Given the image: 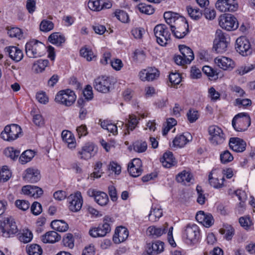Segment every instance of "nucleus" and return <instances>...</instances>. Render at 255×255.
Instances as JSON below:
<instances>
[{
    "label": "nucleus",
    "instance_id": "6",
    "mask_svg": "<svg viewBox=\"0 0 255 255\" xmlns=\"http://www.w3.org/2000/svg\"><path fill=\"white\" fill-rule=\"evenodd\" d=\"M181 55L175 56L174 61L177 65H185L190 64L194 58L193 51L189 47L184 45L179 46Z\"/></svg>",
    "mask_w": 255,
    "mask_h": 255
},
{
    "label": "nucleus",
    "instance_id": "60",
    "mask_svg": "<svg viewBox=\"0 0 255 255\" xmlns=\"http://www.w3.org/2000/svg\"><path fill=\"white\" fill-rule=\"evenodd\" d=\"M196 190L198 194L197 201L199 204L203 205L205 202L206 197L205 195L203 194L202 187L200 186H197L196 187Z\"/></svg>",
    "mask_w": 255,
    "mask_h": 255
},
{
    "label": "nucleus",
    "instance_id": "15",
    "mask_svg": "<svg viewBox=\"0 0 255 255\" xmlns=\"http://www.w3.org/2000/svg\"><path fill=\"white\" fill-rule=\"evenodd\" d=\"M217 9L222 12H233L238 9L236 0H218L215 4Z\"/></svg>",
    "mask_w": 255,
    "mask_h": 255
},
{
    "label": "nucleus",
    "instance_id": "14",
    "mask_svg": "<svg viewBox=\"0 0 255 255\" xmlns=\"http://www.w3.org/2000/svg\"><path fill=\"white\" fill-rule=\"evenodd\" d=\"M220 26L228 31L234 30L238 27L237 19L231 14H227L220 17L219 21Z\"/></svg>",
    "mask_w": 255,
    "mask_h": 255
},
{
    "label": "nucleus",
    "instance_id": "52",
    "mask_svg": "<svg viewBox=\"0 0 255 255\" xmlns=\"http://www.w3.org/2000/svg\"><path fill=\"white\" fill-rule=\"evenodd\" d=\"M33 236L31 232L28 230H24L23 232L19 237L20 241L24 243H27L30 242L32 239Z\"/></svg>",
    "mask_w": 255,
    "mask_h": 255
},
{
    "label": "nucleus",
    "instance_id": "51",
    "mask_svg": "<svg viewBox=\"0 0 255 255\" xmlns=\"http://www.w3.org/2000/svg\"><path fill=\"white\" fill-rule=\"evenodd\" d=\"M219 232L221 234L225 235V238L228 241L232 239L234 235V230L230 226L221 229Z\"/></svg>",
    "mask_w": 255,
    "mask_h": 255
},
{
    "label": "nucleus",
    "instance_id": "53",
    "mask_svg": "<svg viewBox=\"0 0 255 255\" xmlns=\"http://www.w3.org/2000/svg\"><path fill=\"white\" fill-rule=\"evenodd\" d=\"M115 16L122 22L125 23L128 21V16L127 12L122 10H117L114 12Z\"/></svg>",
    "mask_w": 255,
    "mask_h": 255
},
{
    "label": "nucleus",
    "instance_id": "13",
    "mask_svg": "<svg viewBox=\"0 0 255 255\" xmlns=\"http://www.w3.org/2000/svg\"><path fill=\"white\" fill-rule=\"evenodd\" d=\"M97 151V146L93 143H86L78 151L80 159L87 160L94 156Z\"/></svg>",
    "mask_w": 255,
    "mask_h": 255
},
{
    "label": "nucleus",
    "instance_id": "7",
    "mask_svg": "<svg viewBox=\"0 0 255 255\" xmlns=\"http://www.w3.org/2000/svg\"><path fill=\"white\" fill-rule=\"evenodd\" d=\"M154 33L156 37L157 42L161 46H165L170 40L171 34L169 28L164 24L156 25L154 28Z\"/></svg>",
    "mask_w": 255,
    "mask_h": 255
},
{
    "label": "nucleus",
    "instance_id": "42",
    "mask_svg": "<svg viewBox=\"0 0 255 255\" xmlns=\"http://www.w3.org/2000/svg\"><path fill=\"white\" fill-rule=\"evenodd\" d=\"M162 215V212L161 209L156 207H152L150 213L148 215L149 219L152 221H155L160 218Z\"/></svg>",
    "mask_w": 255,
    "mask_h": 255
},
{
    "label": "nucleus",
    "instance_id": "1",
    "mask_svg": "<svg viewBox=\"0 0 255 255\" xmlns=\"http://www.w3.org/2000/svg\"><path fill=\"white\" fill-rule=\"evenodd\" d=\"M166 22L170 26V29L175 37L181 39L188 33V24L185 18L178 13L166 11L164 13Z\"/></svg>",
    "mask_w": 255,
    "mask_h": 255
},
{
    "label": "nucleus",
    "instance_id": "27",
    "mask_svg": "<svg viewBox=\"0 0 255 255\" xmlns=\"http://www.w3.org/2000/svg\"><path fill=\"white\" fill-rule=\"evenodd\" d=\"M167 231V226L163 225L162 226L156 227L155 226H150L146 230L147 236L152 238H158Z\"/></svg>",
    "mask_w": 255,
    "mask_h": 255
},
{
    "label": "nucleus",
    "instance_id": "45",
    "mask_svg": "<svg viewBox=\"0 0 255 255\" xmlns=\"http://www.w3.org/2000/svg\"><path fill=\"white\" fill-rule=\"evenodd\" d=\"M27 252L29 255H41L42 250L39 245L33 244L28 248Z\"/></svg>",
    "mask_w": 255,
    "mask_h": 255
},
{
    "label": "nucleus",
    "instance_id": "58",
    "mask_svg": "<svg viewBox=\"0 0 255 255\" xmlns=\"http://www.w3.org/2000/svg\"><path fill=\"white\" fill-rule=\"evenodd\" d=\"M128 171L131 176L136 177L141 174L142 169L141 168L135 167L132 165L128 164Z\"/></svg>",
    "mask_w": 255,
    "mask_h": 255
},
{
    "label": "nucleus",
    "instance_id": "16",
    "mask_svg": "<svg viewBox=\"0 0 255 255\" xmlns=\"http://www.w3.org/2000/svg\"><path fill=\"white\" fill-rule=\"evenodd\" d=\"M67 199L69 203V208L70 210L74 212L80 210L83 202L80 192L77 191L74 194H71L68 196Z\"/></svg>",
    "mask_w": 255,
    "mask_h": 255
},
{
    "label": "nucleus",
    "instance_id": "26",
    "mask_svg": "<svg viewBox=\"0 0 255 255\" xmlns=\"http://www.w3.org/2000/svg\"><path fill=\"white\" fill-rule=\"evenodd\" d=\"M215 63L221 69L226 70L232 69L234 67V62L226 57H218L215 59Z\"/></svg>",
    "mask_w": 255,
    "mask_h": 255
},
{
    "label": "nucleus",
    "instance_id": "56",
    "mask_svg": "<svg viewBox=\"0 0 255 255\" xmlns=\"http://www.w3.org/2000/svg\"><path fill=\"white\" fill-rule=\"evenodd\" d=\"M188 120L190 123L195 122L199 117L198 112L194 109H190L187 113Z\"/></svg>",
    "mask_w": 255,
    "mask_h": 255
},
{
    "label": "nucleus",
    "instance_id": "43",
    "mask_svg": "<svg viewBox=\"0 0 255 255\" xmlns=\"http://www.w3.org/2000/svg\"><path fill=\"white\" fill-rule=\"evenodd\" d=\"M39 27L41 31L46 32L53 29L54 24L51 21L44 19L41 22Z\"/></svg>",
    "mask_w": 255,
    "mask_h": 255
},
{
    "label": "nucleus",
    "instance_id": "33",
    "mask_svg": "<svg viewBox=\"0 0 255 255\" xmlns=\"http://www.w3.org/2000/svg\"><path fill=\"white\" fill-rule=\"evenodd\" d=\"M51 228L56 231L64 232L68 230L69 226L63 220H54L51 223Z\"/></svg>",
    "mask_w": 255,
    "mask_h": 255
},
{
    "label": "nucleus",
    "instance_id": "37",
    "mask_svg": "<svg viewBox=\"0 0 255 255\" xmlns=\"http://www.w3.org/2000/svg\"><path fill=\"white\" fill-rule=\"evenodd\" d=\"M95 201L102 206H105L109 202V197L106 193L99 191L95 196Z\"/></svg>",
    "mask_w": 255,
    "mask_h": 255
},
{
    "label": "nucleus",
    "instance_id": "3",
    "mask_svg": "<svg viewBox=\"0 0 255 255\" xmlns=\"http://www.w3.org/2000/svg\"><path fill=\"white\" fill-rule=\"evenodd\" d=\"M251 118L248 114L241 113L233 118L232 125L236 131L242 132L247 130L251 125Z\"/></svg>",
    "mask_w": 255,
    "mask_h": 255
},
{
    "label": "nucleus",
    "instance_id": "38",
    "mask_svg": "<svg viewBox=\"0 0 255 255\" xmlns=\"http://www.w3.org/2000/svg\"><path fill=\"white\" fill-rule=\"evenodd\" d=\"M225 179L222 177L221 179V182H220L218 178L212 177V173L210 172L209 175V182L210 184L215 188H220L223 186V182Z\"/></svg>",
    "mask_w": 255,
    "mask_h": 255
},
{
    "label": "nucleus",
    "instance_id": "48",
    "mask_svg": "<svg viewBox=\"0 0 255 255\" xmlns=\"http://www.w3.org/2000/svg\"><path fill=\"white\" fill-rule=\"evenodd\" d=\"M192 178V175L186 171H183L179 173L176 177V179L178 182H183L184 181L187 182H190Z\"/></svg>",
    "mask_w": 255,
    "mask_h": 255
},
{
    "label": "nucleus",
    "instance_id": "54",
    "mask_svg": "<svg viewBox=\"0 0 255 255\" xmlns=\"http://www.w3.org/2000/svg\"><path fill=\"white\" fill-rule=\"evenodd\" d=\"M234 159L233 156L228 150H225L220 154V160L222 163L225 164L232 161Z\"/></svg>",
    "mask_w": 255,
    "mask_h": 255
},
{
    "label": "nucleus",
    "instance_id": "18",
    "mask_svg": "<svg viewBox=\"0 0 255 255\" xmlns=\"http://www.w3.org/2000/svg\"><path fill=\"white\" fill-rule=\"evenodd\" d=\"M159 71L157 69L148 67L141 71L139 73V76L143 81H152L156 79L159 77Z\"/></svg>",
    "mask_w": 255,
    "mask_h": 255
},
{
    "label": "nucleus",
    "instance_id": "55",
    "mask_svg": "<svg viewBox=\"0 0 255 255\" xmlns=\"http://www.w3.org/2000/svg\"><path fill=\"white\" fill-rule=\"evenodd\" d=\"M203 14L206 19L209 20H213L215 18L216 13L214 8H211L210 7H208L206 6L205 7Z\"/></svg>",
    "mask_w": 255,
    "mask_h": 255
},
{
    "label": "nucleus",
    "instance_id": "20",
    "mask_svg": "<svg viewBox=\"0 0 255 255\" xmlns=\"http://www.w3.org/2000/svg\"><path fill=\"white\" fill-rule=\"evenodd\" d=\"M113 223V219L112 218L108 216L104 217L103 223L100 224L97 227L100 233L101 237H104L111 232V226Z\"/></svg>",
    "mask_w": 255,
    "mask_h": 255
},
{
    "label": "nucleus",
    "instance_id": "28",
    "mask_svg": "<svg viewBox=\"0 0 255 255\" xmlns=\"http://www.w3.org/2000/svg\"><path fill=\"white\" fill-rule=\"evenodd\" d=\"M164 245L163 242L160 241H156L152 243L147 244L146 250L147 252L155 255L163 251Z\"/></svg>",
    "mask_w": 255,
    "mask_h": 255
},
{
    "label": "nucleus",
    "instance_id": "34",
    "mask_svg": "<svg viewBox=\"0 0 255 255\" xmlns=\"http://www.w3.org/2000/svg\"><path fill=\"white\" fill-rule=\"evenodd\" d=\"M49 41L57 46H60L65 41L64 36L58 32H54L50 35L48 37Z\"/></svg>",
    "mask_w": 255,
    "mask_h": 255
},
{
    "label": "nucleus",
    "instance_id": "4",
    "mask_svg": "<svg viewBox=\"0 0 255 255\" xmlns=\"http://www.w3.org/2000/svg\"><path fill=\"white\" fill-rule=\"evenodd\" d=\"M229 37L221 30L218 29L214 40L213 49L218 53H223L227 50Z\"/></svg>",
    "mask_w": 255,
    "mask_h": 255
},
{
    "label": "nucleus",
    "instance_id": "11",
    "mask_svg": "<svg viewBox=\"0 0 255 255\" xmlns=\"http://www.w3.org/2000/svg\"><path fill=\"white\" fill-rule=\"evenodd\" d=\"M210 135L209 140L214 145H220L225 140V135L223 130L218 126H211L208 128Z\"/></svg>",
    "mask_w": 255,
    "mask_h": 255
},
{
    "label": "nucleus",
    "instance_id": "57",
    "mask_svg": "<svg viewBox=\"0 0 255 255\" xmlns=\"http://www.w3.org/2000/svg\"><path fill=\"white\" fill-rule=\"evenodd\" d=\"M7 34L11 37H17L20 39L22 36L21 30L18 27H12L9 29Z\"/></svg>",
    "mask_w": 255,
    "mask_h": 255
},
{
    "label": "nucleus",
    "instance_id": "10",
    "mask_svg": "<svg viewBox=\"0 0 255 255\" xmlns=\"http://www.w3.org/2000/svg\"><path fill=\"white\" fill-rule=\"evenodd\" d=\"M76 99L74 92L70 89H66L59 92L55 96V101L57 103L70 106L74 104Z\"/></svg>",
    "mask_w": 255,
    "mask_h": 255
},
{
    "label": "nucleus",
    "instance_id": "22",
    "mask_svg": "<svg viewBox=\"0 0 255 255\" xmlns=\"http://www.w3.org/2000/svg\"><path fill=\"white\" fill-rule=\"evenodd\" d=\"M192 138L191 135L188 132L177 135L173 140V146L174 147H182L191 141Z\"/></svg>",
    "mask_w": 255,
    "mask_h": 255
},
{
    "label": "nucleus",
    "instance_id": "8",
    "mask_svg": "<svg viewBox=\"0 0 255 255\" xmlns=\"http://www.w3.org/2000/svg\"><path fill=\"white\" fill-rule=\"evenodd\" d=\"M21 133L20 127L16 124L7 125L0 133V137L4 140L13 141L16 139Z\"/></svg>",
    "mask_w": 255,
    "mask_h": 255
},
{
    "label": "nucleus",
    "instance_id": "25",
    "mask_svg": "<svg viewBox=\"0 0 255 255\" xmlns=\"http://www.w3.org/2000/svg\"><path fill=\"white\" fill-rule=\"evenodd\" d=\"M229 146L236 152H243L246 149V143L240 138L231 137L229 141Z\"/></svg>",
    "mask_w": 255,
    "mask_h": 255
},
{
    "label": "nucleus",
    "instance_id": "50",
    "mask_svg": "<svg viewBox=\"0 0 255 255\" xmlns=\"http://www.w3.org/2000/svg\"><path fill=\"white\" fill-rule=\"evenodd\" d=\"M89 8L94 11H100L102 9V0H91L88 3Z\"/></svg>",
    "mask_w": 255,
    "mask_h": 255
},
{
    "label": "nucleus",
    "instance_id": "30",
    "mask_svg": "<svg viewBox=\"0 0 255 255\" xmlns=\"http://www.w3.org/2000/svg\"><path fill=\"white\" fill-rule=\"evenodd\" d=\"M160 161L162 162L163 166L166 168H170L176 164L173 154L170 151L164 153L162 158L160 159Z\"/></svg>",
    "mask_w": 255,
    "mask_h": 255
},
{
    "label": "nucleus",
    "instance_id": "44",
    "mask_svg": "<svg viewBox=\"0 0 255 255\" xmlns=\"http://www.w3.org/2000/svg\"><path fill=\"white\" fill-rule=\"evenodd\" d=\"M74 239L72 234H67L63 238L62 243L65 247L72 249L74 246Z\"/></svg>",
    "mask_w": 255,
    "mask_h": 255
},
{
    "label": "nucleus",
    "instance_id": "59",
    "mask_svg": "<svg viewBox=\"0 0 255 255\" xmlns=\"http://www.w3.org/2000/svg\"><path fill=\"white\" fill-rule=\"evenodd\" d=\"M15 204L18 209L22 211L27 210L30 205L28 201L23 200H17L15 202Z\"/></svg>",
    "mask_w": 255,
    "mask_h": 255
},
{
    "label": "nucleus",
    "instance_id": "63",
    "mask_svg": "<svg viewBox=\"0 0 255 255\" xmlns=\"http://www.w3.org/2000/svg\"><path fill=\"white\" fill-rule=\"evenodd\" d=\"M30 209L33 214L38 215L42 212V206L39 203L34 202L32 204Z\"/></svg>",
    "mask_w": 255,
    "mask_h": 255
},
{
    "label": "nucleus",
    "instance_id": "47",
    "mask_svg": "<svg viewBox=\"0 0 255 255\" xmlns=\"http://www.w3.org/2000/svg\"><path fill=\"white\" fill-rule=\"evenodd\" d=\"M11 177V172L7 166H3L0 170V181L5 182Z\"/></svg>",
    "mask_w": 255,
    "mask_h": 255
},
{
    "label": "nucleus",
    "instance_id": "9",
    "mask_svg": "<svg viewBox=\"0 0 255 255\" xmlns=\"http://www.w3.org/2000/svg\"><path fill=\"white\" fill-rule=\"evenodd\" d=\"M200 236V230L195 224H188L183 232V238L186 240L188 244H194L196 243Z\"/></svg>",
    "mask_w": 255,
    "mask_h": 255
},
{
    "label": "nucleus",
    "instance_id": "64",
    "mask_svg": "<svg viewBox=\"0 0 255 255\" xmlns=\"http://www.w3.org/2000/svg\"><path fill=\"white\" fill-rule=\"evenodd\" d=\"M83 94L87 100H90L93 98L92 88L90 85H87L83 91Z\"/></svg>",
    "mask_w": 255,
    "mask_h": 255
},
{
    "label": "nucleus",
    "instance_id": "35",
    "mask_svg": "<svg viewBox=\"0 0 255 255\" xmlns=\"http://www.w3.org/2000/svg\"><path fill=\"white\" fill-rule=\"evenodd\" d=\"M138 123L137 118L134 115H130L128 123L126 124V131L125 132V134L127 135L129 134V131H132L136 127Z\"/></svg>",
    "mask_w": 255,
    "mask_h": 255
},
{
    "label": "nucleus",
    "instance_id": "49",
    "mask_svg": "<svg viewBox=\"0 0 255 255\" xmlns=\"http://www.w3.org/2000/svg\"><path fill=\"white\" fill-rule=\"evenodd\" d=\"M80 53L82 57L86 58L87 60L89 61H91L95 57L92 50L86 47L82 48L80 49Z\"/></svg>",
    "mask_w": 255,
    "mask_h": 255
},
{
    "label": "nucleus",
    "instance_id": "39",
    "mask_svg": "<svg viewBox=\"0 0 255 255\" xmlns=\"http://www.w3.org/2000/svg\"><path fill=\"white\" fill-rule=\"evenodd\" d=\"M187 10L190 16L193 19L198 20L202 16V12L198 8H193L191 6L187 7Z\"/></svg>",
    "mask_w": 255,
    "mask_h": 255
},
{
    "label": "nucleus",
    "instance_id": "62",
    "mask_svg": "<svg viewBox=\"0 0 255 255\" xmlns=\"http://www.w3.org/2000/svg\"><path fill=\"white\" fill-rule=\"evenodd\" d=\"M131 34L136 39H141L142 37L143 33H145V30L143 28H134L131 31Z\"/></svg>",
    "mask_w": 255,
    "mask_h": 255
},
{
    "label": "nucleus",
    "instance_id": "46",
    "mask_svg": "<svg viewBox=\"0 0 255 255\" xmlns=\"http://www.w3.org/2000/svg\"><path fill=\"white\" fill-rule=\"evenodd\" d=\"M140 12L146 14H151L154 11V8L151 5L145 3H140L138 5Z\"/></svg>",
    "mask_w": 255,
    "mask_h": 255
},
{
    "label": "nucleus",
    "instance_id": "29",
    "mask_svg": "<svg viewBox=\"0 0 255 255\" xmlns=\"http://www.w3.org/2000/svg\"><path fill=\"white\" fill-rule=\"evenodd\" d=\"M7 52L11 59L16 62L20 61L23 57L22 50L16 46L9 47Z\"/></svg>",
    "mask_w": 255,
    "mask_h": 255
},
{
    "label": "nucleus",
    "instance_id": "12",
    "mask_svg": "<svg viewBox=\"0 0 255 255\" xmlns=\"http://www.w3.org/2000/svg\"><path fill=\"white\" fill-rule=\"evenodd\" d=\"M235 48L237 52L244 56L250 55L252 52L250 42L245 36H241L237 39Z\"/></svg>",
    "mask_w": 255,
    "mask_h": 255
},
{
    "label": "nucleus",
    "instance_id": "41",
    "mask_svg": "<svg viewBox=\"0 0 255 255\" xmlns=\"http://www.w3.org/2000/svg\"><path fill=\"white\" fill-rule=\"evenodd\" d=\"M5 155L12 160H15L17 158L20 154V151L15 149L13 147H7L4 150Z\"/></svg>",
    "mask_w": 255,
    "mask_h": 255
},
{
    "label": "nucleus",
    "instance_id": "40",
    "mask_svg": "<svg viewBox=\"0 0 255 255\" xmlns=\"http://www.w3.org/2000/svg\"><path fill=\"white\" fill-rule=\"evenodd\" d=\"M147 143L141 140L136 141L133 144V150L138 153L144 152L147 149Z\"/></svg>",
    "mask_w": 255,
    "mask_h": 255
},
{
    "label": "nucleus",
    "instance_id": "17",
    "mask_svg": "<svg viewBox=\"0 0 255 255\" xmlns=\"http://www.w3.org/2000/svg\"><path fill=\"white\" fill-rule=\"evenodd\" d=\"M111 82L109 78L102 76L95 79L94 87L95 89L101 93H107L110 91Z\"/></svg>",
    "mask_w": 255,
    "mask_h": 255
},
{
    "label": "nucleus",
    "instance_id": "32",
    "mask_svg": "<svg viewBox=\"0 0 255 255\" xmlns=\"http://www.w3.org/2000/svg\"><path fill=\"white\" fill-rule=\"evenodd\" d=\"M62 137L63 140L67 144L68 147L70 149H74L76 146V142L74 136L72 133L69 131L63 130L62 132Z\"/></svg>",
    "mask_w": 255,
    "mask_h": 255
},
{
    "label": "nucleus",
    "instance_id": "31",
    "mask_svg": "<svg viewBox=\"0 0 255 255\" xmlns=\"http://www.w3.org/2000/svg\"><path fill=\"white\" fill-rule=\"evenodd\" d=\"M60 239L61 236L54 231L47 232L42 237V241L44 243L53 244L58 242Z\"/></svg>",
    "mask_w": 255,
    "mask_h": 255
},
{
    "label": "nucleus",
    "instance_id": "23",
    "mask_svg": "<svg viewBox=\"0 0 255 255\" xmlns=\"http://www.w3.org/2000/svg\"><path fill=\"white\" fill-rule=\"evenodd\" d=\"M128 236V231L127 228L123 227H118L113 236V240L116 244L125 241Z\"/></svg>",
    "mask_w": 255,
    "mask_h": 255
},
{
    "label": "nucleus",
    "instance_id": "21",
    "mask_svg": "<svg viewBox=\"0 0 255 255\" xmlns=\"http://www.w3.org/2000/svg\"><path fill=\"white\" fill-rule=\"evenodd\" d=\"M196 220L207 228L211 227L214 223V219L211 214H205L203 211L198 212L196 215Z\"/></svg>",
    "mask_w": 255,
    "mask_h": 255
},
{
    "label": "nucleus",
    "instance_id": "2",
    "mask_svg": "<svg viewBox=\"0 0 255 255\" xmlns=\"http://www.w3.org/2000/svg\"><path fill=\"white\" fill-rule=\"evenodd\" d=\"M26 55L31 58L43 56L45 52V46L38 40L33 39L27 42L25 46Z\"/></svg>",
    "mask_w": 255,
    "mask_h": 255
},
{
    "label": "nucleus",
    "instance_id": "5",
    "mask_svg": "<svg viewBox=\"0 0 255 255\" xmlns=\"http://www.w3.org/2000/svg\"><path fill=\"white\" fill-rule=\"evenodd\" d=\"M0 229L2 236L5 238H9L18 231L16 223L12 217L5 218L0 221Z\"/></svg>",
    "mask_w": 255,
    "mask_h": 255
},
{
    "label": "nucleus",
    "instance_id": "36",
    "mask_svg": "<svg viewBox=\"0 0 255 255\" xmlns=\"http://www.w3.org/2000/svg\"><path fill=\"white\" fill-rule=\"evenodd\" d=\"M35 153L32 150L24 151L19 156V161L22 164H24L29 162L34 156Z\"/></svg>",
    "mask_w": 255,
    "mask_h": 255
},
{
    "label": "nucleus",
    "instance_id": "19",
    "mask_svg": "<svg viewBox=\"0 0 255 255\" xmlns=\"http://www.w3.org/2000/svg\"><path fill=\"white\" fill-rule=\"evenodd\" d=\"M40 178V171L33 168H28L26 169L23 176V178L25 181L31 183L37 182Z\"/></svg>",
    "mask_w": 255,
    "mask_h": 255
},
{
    "label": "nucleus",
    "instance_id": "61",
    "mask_svg": "<svg viewBox=\"0 0 255 255\" xmlns=\"http://www.w3.org/2000/svg\"><path fill=\"white\" fill-rule=\"evenodd\" d=\"M169 79L170 82L174 85L179 84L181 81L180 75L177 73H171L169 76Z\"/></svg>",
    "mask_w": 255,
    "mask_h": 255
},
{
    "label": "nucleus",
    "instance_id": "24",
    "mask_svg": "<svg viewBox=\"0 0 255 255\" xmlns=\"http://www.w3.org/2000/svg\"><path fill=\"white\" fill-rule=\"evenodd\" d=\"M22 192L26 195L34 198H37L43 194V191L42 188L33 185H26L22 188Z\"/></svg>",
    "mask_w": 255,
    "mask_h": 255
}]
</instances>
